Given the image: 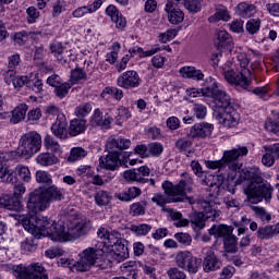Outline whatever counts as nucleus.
<instances>
[{"label": "nucleus", "instance_id": "obj_1", "mask_svg": "<svg viewBox=\"0 0 279 279\" xmlns=\"http://www.w3.org/2000/svg\"><path fill=\"white\" fill-rule=\"evenodd\" d=\"M202 93L204 97L214 99V105L211 106L213 114L220 125H223V128H235L238 125L239 113L232 107L230 95L219 88V84L213 76L205 80Z\"/></svg>", "mask_w": 279, "mask_h": 279}, {"label": "nucleus", "instance_id": "obj_2", "mask_svg": "<svg viewBox=\"0 0 279 279\" xmlns=\"http://www.w3.org/2000/svg\"><path fill=\"white\" fill-rule=\"evenodd\" d=\"M243 193L246 195L251 204H258L259 202H271V195L274 193V186L268 182L263 183V172L257 167H252L243 174Z\"/></svg>", "mask_w": 279, "mask_h": 279}, {"label": "nucleus", "instance_id": "obj_3", "mask_svg": "<svg viewBox=\"0 0 279 279\" xmlns=\"http://www.w3.org/2000/svg\"><path fill=\"white\" fill-rule=\"evenodd\" d=\"M43 234H49L51 241L66 243V241H75L81 236H86L90 232V220L82 219L66 226L63 221L56 222L51 220L50 230L41 229Z\"/></svg>", "mask_w": 279, "mask_h": 279}, {"label": "nucleus", "instance_id": "obj_4", "mask_svg": "<svg viewBox=\"0 0 279 279\" xmlns=\"http://www.w3.org/2000/svg\"><path fill=\"white\" fill-rule=\"evenodd\" d=\"M64 199V190L58 187L57 185L39 186L35 189L28 197L27 209L32 215H38V213H44L51 202H62Z\"/></svg>", "mask_w": 279, "mask_h": 279}, {"label": "nucleus", "instance_id": "obj_5", "mask_svg": "<svg viewBox=\"0 0 279 279\" xmlns=\"http://www.w3.org/2000/svg\"><path fill=\"white\" fill-rule=\"evenodd\" d=\"M20 221L23 228L31 232V236L26 238L21 243L23 252H36L38 250V240L43 236H50V234H43V230H51V219L47 217L34 218L27 216H20Z\"/></svg>", "mask_w": 279, "mask_h": 279}, {"label": "nucleus", "instance_id": "obj_6", "mask_svg": "<svg viewBox=\"0 0 279 279\" xmlns=\"http://www.w3.org/2000/svg\"><path fill=\"white\" fill-rule=\"evenodd\" d=\"M247 153L248 150L245 146L226 150L219 160H205V167L211 170L218 169V173L227 175V180H234L236 178V171L241 169L238 160L243 156H247Z\"/></svg>", "mask_w": 279, "mask_h": 279}, {"label": "nucleus", "instance_id": "obj_7", "mask_svg": "<svg viewBox=\"0 0 279 279\" xmlns=\"http://www.w3.org/2000/svg\"><path fill=\"white\" fill-rule=\"evenodd\" d=\"M130 145H132V142L129 138L111 137L106 144V149L108 151L107 156L99 158L100 167H102V169H107L108 171H117V169L128 162L130 155H124L122 157L123 159L121 160V151H123V149H130Z\"/></svg>", "mask_w": 279, "mask_h": 279}, {"label": "nucleus", "instance_id": "obj_8", "mask_svg": "<svg viewBox=\"0 0 279 279\" xmlns=\"http://www.w3.org/2000/svg\"><path fill=\"white\" fill-rule=\"evenodd\" d=\"M182 175H185V179L180 180L177 184H173L171 181H163L161 189L163 190L165 195L171 198L173 204L180 202L195 204V198L186 195V193H193V179L189 173H182Z\"/></svg>", "mask_w": 279, "mask_h": 279}, {"label": "nucleus", "instance_id": "obj_9", "mask_svg": "<svg viewBox=\"0 0 279 279\" xmlns=\"http://www.w3.org/2000/svg\"><path fill=\"white\" fill-rule=\"evenodd\" d=\"M90 267H98L106 269V262L104 260V250L87 247L80 253V259L73 264V269L76 271H88Z\"/></svg>", "mask_w": 279, "mask_h": 279}, {"label": "nucleus", "instance_id": "obj_10", "mask_svg": "<svg viewBox=\"0 0 279 279\" xmlns=\"http://www.w3.org/2000/svg\"><path fill=\"white\" fill-rule=\"evenodd\" d=\"M41 147H43V137L38 132L31 131L21 136L17 151H8L7 154L14 153L15 156L32 158L34 154H38Z\"/></svg>", "mask_w": 279, "mask_h": 279}, {"label": "nucleus", "instance_id": "obj_11", "mask_svg": "<svg viewBox=\"0 0 279 279\" xmlns=\"http://www.w3.org/2000/svg\"><path fill=\"white\" fill-rule=\"evenodd\" d=\"M234 232V228L228 227L226 225L213 226L208 233L210 236H215V239H223V256H228V254H236L239 252V239L236 235L232 234Z\"/></svg>", "mask_w": 279, "mask_h": 279}, {"label": "nucleus", "instance_id": "obj_12", "mask_svg": "<svg viewBox=\"0 0 279 279\" xmlns=\"http://www.w3.org/2000/svg\"><path fill=\"white\" fill-rule=\"evenodd\" d=\"M16 153H0V178L7 184H13L14 195H23L25 185L19 181L16 173L8 168L9 160H14Z\"/></svg>", "mask_w": 279, "mask_h": 279}, {"label": "nucleus", "instance_id": "obj_13", "mask_svg": "<svg viewBox=\"0 0 279 279\" xmlns=\"http://www.w3.org/2000/svg\"><path fill=\"white\" fill-rule=\"evenodd\" d=\"M13 276L16 279H49L47 269L41 264H32L28 267L23 264L12 267Z\"/></svg>", "mask_w": 279, "mask_h": 279}, {"label": "nucleus", "instance_id": "obj_14", "mask_svg": "<svg viewBox=\"0 0 279 279\" xmlns=\"http://www.w3.org/2000/svg\"><path fill=\"white\" fill-rule=\"evenodd\" d=\"M175 263L180 269H184L189 274H197L202 267V258L193 256L191 252H179L175 256Z\"/></svg>", "mask_w": 279, "mask_h": 279}, {"label": "nucleus", "instance_id": "obj_15", "mask_svg": "<svg viewBox=\"0 0 279 279\" xmlns=\"http://www.w3.org/2000/svg\"><path fill=\"white\" fill-rule=\"evenodd\" d=\"M141 82L143 81L141 80L138 72L129 70L118 77L117 86H119V88H123L124 90H132L134 88H138V86H141Z\"/></svg>", "mask_w": 279, "mask_h": 279}, {"label": "nucleus", "instance_id": "obj_16", "mask_svg": "<svg viewBox=\"0 0 279 279\" xmlns=\"http://www.w3.org/2000/svg\"><path fill=\"white\" fill-rule=\"evenodd\" d=\"M225 80L229 84H234L235 86H241L242 88H247L250 86V81L247 77H252L251 70H242L241 72H234V70H228L223 73Z\"/></svg>", "mask_w": 279, "mask_h": 279}, {"label": "nucleus", "instance_id": "obj_17", "mask_svg": "<svg viewBox=\"0 0 279 279\" xmlns=\"http://www.w3.org/2000/svg\"><path fill=\"white\" fill-rule=\"evenodd\" d=\"M97 235L99 239L105 241V245L108 247L114 246L117 243L121 242L123 239H121V233L117 230L110 231L106 228H100L97 231Z\"/></svg>", "mask_w": 279, "mask_h": 279}, {"label": "nucleus", "instance_id": "obj_18", "mask_svg": "<svg viewBox=\"0 0 279 279\" xmlns=\"http://www.w3.org/2000/svg\"><path fill=\"white\" fill-rule=\"evenodd\" d=\"M203 269L206 274H210V271H217V269H221V260L215 252L207 251L205 254V258L203 260Z\"/></svg>", "mask_w": 279, "mask_h": 279}, {"label": "nucleus", "instance_id": "obj_19", "mask_svg": "<svg viewBox=\"0 0 279 279\" xmlns=\"http://www.w3.org/2000/svg\"><path fill=\"white\" fill-rule=\"evenodd\" d=\"M215 126L208 122L196 123L191 129L192 138H206L213 134Z\"/></svg>", "mask_w": 279, "mask_h": 279}, {"label": "nucleus", "instance_id": "obj_20", "mask_svg": "<svg viewBox=\"0 0 279 279\" xmlns=\"http://www.w3.org/2000/svg\"><path fill=\"white\" fill-rule=\"evenodd\" d=\"M86 130H88V121L86 119L74 118L70 121L68 134L69 136L75 137L84 134Z\"/></svg>", "mask_w": 279, "mask_h": 279}, {"label": "nucleus", "instance_id": "obj_21", "mask_svg": "<svg viewBox=\"0 0 279 279\" xmlns=\"http://www.w3.org/2000/svg\"><path fill=\"white\" fill-rule=\"evenodd\" d=\"M92 125H97L101 130H110V124L112 123V118L106 113L104 114L101 110L95 109L94 114L90 119Z\"/></svg>", "mask_w": 279, "mask_h": 279}, {"label": "nucleus", "instance_id": "obj_22", "mask_svg": "<svg viewBox=\"0 0 279 279\" xmlns=\"http://www.w3.org/2000/svg\"><path fill=\"white\" fill-rule=\"evenodd\" d=\"M175 2L168 0L166 4V12L168 14V21L171 25H180L184 21V12L180 9H173Z\"/></svg>", "mask_w": 279, "mask_h": 279}, {"label": "nucleus", "instance_id": "obj_23", "mask_svg": "<svg viewBox=\"0 0 279 279\" xmlns=\"http://www.w3.org/2000/svg\"><path fill=\"white\" fill-rule=\"evenodd\" d=\"M66 125L69 122L66 121V117L64 114H60L57 117V120L51 125V132L57 138L64 140L66 138Z\"/></svg>", "mask_w": 279, "mask_h": 279}, {"label": "nucleus", "instance_id": "obj_24", "mask_svg": "<svg viewBox=\"0 0 279 279\" xmlns=\"http://www.w3.org/2000/svg\"><path fill=\"white\" fill-rule=\"evenodd\" d=\"M279 234V222L277 225H267L259 227L256 232V236L259 241H269Z\"/></svg>", "mask_w": 279, "mask_h": 279}, {"label": "nucleus", "instance_id": "obj_25", "mask_svg": "<svg viewBox=\"0 0 279 279\" xmlns=\"http://www.w3.org/2000/svg\"><path fill=\"white\" fill-rule=\"evenodd\" d=\"M234 41L232 40V36L226 31H219L216 35L215 47L217 49H228L232 50Z\"/></svg>", "mask_w": 279, "mask_h": 279}, {"label": "nucleus", "instance_id": "obj_26", "mask_svg": "<svg viewBox=\"0 0 279 279\" xmlns=\"http://www.w3.org/2000/svg\"><path fill=\"white\" fill-rule=\"evenodd\" d=\"M106 14L110 16L113 23H116V27H118V29H123V27H125V17H123V15L120 14L117 7H114L113 4L107 7Z\"/></svg>", "mask_w": 279, "mask_h": 279}, {"label": "nucleus", "instance_id": "obj_27", "mask_svg": "<svg viewBox=\"0 0 279 279\" xmlns=\"http://www.w3.org/2000/svg\"><path fill=\"white\" fill-rule=\"evenodd\" d=\"M235 12L238 16H241V19H252L254 14H256L257 9L256 5L247 2H240L236 5Z\"/></svg>", "mask_w": 279, "mask_h": 279}, {"label": "nucleus", "instance_id": "obj_28", "mask_svg": "<svg viewBox=\"0 0 279 279\" xmlns=\"http://www.w3.org/2000/svg\"><path fill=\"white\" fill-rule=\"evenodd\" d=\"M219 175L217 177L218 182H211L209 184V197L211 199H217L218 196L221 195V189H223V182L226 181V178H228V174H221V172H218Z\"/></svg>", "mask_w": 279, "mask_h": 279}, {"label": "nucleus", "instance_id": "obj_29", "mask_svg": "<svg viewBox=\"0 0 279 279\" xmlns=\"http://www.w3.org/2000/svg\"><path fill=\"white\" fill-rule=\"evenodd\" d=\"M179 73L182 77H186L187 80H196L197 82H202V80H204V72L195 69L194 66L181 68Z\"/></svg>", "mask_w": 279, "mask_h": 279}, {"label": "nucleus", "instance_id": "obj_30", "mask_svg": "<svg viewBox=\"0 0 279 279\" xmlns=\"http://www.w3.org/2000/svg\"><path fill=\"white\" fill-rule=\"evenodd\" d=\"M122 240L121 242L113 244L112 247V252L116 255L117 260H119V263L125 260V258H130V252L128 251V246H125V244L123 243Z\"/></svg>", "mask_w": 279, "mask_h": 279}, {"label": "nucleus", "instance_id": "obj_31", "mask_svg": "<svg viewBox=\"0 0 279 279\" xmlns=\"http://www.w3.org/2000/svg\"><path fill=\"white\" fill-rule=\"evenodd\" d=\"M166 213L169 214V217L172 221H175L174 226L177 228H186V226H189V220L182 217V213L173 208H168Z\"/></svg>", "mask_w": 279, "mask_h": 279}, {"label": "nucleus", "instance_id": "obj_32", "mask_svg": "<svg viewBox=\"0 0 279 279\" xmlns=\"http://www.w3.org/2000/svg\"><path fill=\"white\" fill-rule=\"evenodd\" d=\"M123 179L125 182H138V184H147L149 182V179H145L136 172V168L124 171Z\"/></svg>", "mask_w": 279, "mask_h": 279}, {"label": "nucleus", "instance_id": "obj_33", "mask_svg": "<svg viewBox=\"0 0 279 279\" xmlns=\"http://www.w3.org/2000/svg\"><path fill=\"white\" fill-rule=\"evenodd\" d=\"M141 193H143L141 189L133 186L130 187L128 191L118 194V199H120V202H132V199L141 197Z\"/></svg>", "mask_w": 279, "mask_h": 279}, {"label": "nucleus", "instance_id": "obj_34", "mask_svg": "<svg viewBox=\"0 0 279 279\" xmlns=\"http://www.w3.org/2000/svg\"><path fill=\"white\" fill-rule=\"evenodd\" d=\"M191 227L195 232H199V230H204L206 228V216L204 213H195L191 219Z\"/></svg>", "mask_w": 279, "mask_h": 279}, {"label": "nucleus", "instance_id": "obj_35", "mask_svg": "<svg viewBox=\"0 0 279 279\" xmlns=\"http://www.w3.org/2000/svg\"><path fill=\"white\" fill-rule=\"evenodd\" d=\"M209 23H218V21H230L228 8L220 7L216 9V13L208 19Z\"/></svg>", "mask_w": 279, "mask_h": 279}, {"label": "nucleus", "instance_id": "obj_36", "mask_svg": "<svg viewBox=\"0 0 279 279\" xmlns=\"http://www.w3.org/2000/svg\"><path fill=\"white\" fill-rule=\"evenodd\" d=\"M37 162L38 165H41V167H51V165L58 162V157L51 153H41L37 157Z\"/></svg>", "mask_w": 279, "mask_h": 279}, {"label": "nucleus", "instance_id": "obj_37", "mask_svg": "<svg viewBox=\"0 0 279 279\" xmlns=\"http://www.w3.org/2000/svg\"><path fill=\"white\" fill-rule=\"evenodd\" d=\"M27 106L25 104H22L17 106L13 111H12V118H11V123H20V121H23L25 119V114H27Z\"/></svg>", "mask_w": 279, "mask_h": 279}, {"label": "nucleus", "instance_id": "obj_38", "mask_svg": "<svg viewBox=\"0 0 279 279\" xmlns=\"http://www.w3.org/2000/svg\"><path fill=\"white\" fill-rule=\"evenodd\" d=\"M175 147L179 149V151H183L185 156L191 157V154H193V150H191V147H193V142L186 140V138H180L175 142Z\"/></svg>", "mask_w": 279, "mask_h": 279}, {"label": "nucleus", "instance_id": "obj_39", "mask_svg": "<svg viewBox=\"0 0 279 279\" xmlns=\"http://www.w3.org/2000/svg\"><path fill=\"white\" fill-rule=\"evenodd\" d=\"M130 230L131 232H134L136 236H145L151 232V226L147 223L131 225Z\"/></svg>", "mask_w": 279, "mask_h": 279}, {"label": "nucleus", "instance_id": "obj_40", "mask_svg": "<svg viewBox=\"0 0 279 279\" xmlns=\"http://www.w3.org/2000/svg\"><path fill=\"white\" fill-rule=\"evenodd\" d=\"M93 111V105L90 102H85L83 105H80L75 108L74 114L77 117V119H86L88 114Z\"/></svg>", "mask_w": 279, "mask_h": 279}, {"label": "nucleus", "instance_id": "obj_41", "mask_svg": "<svg viewBox=\"0 0 279 279\" xmlns=\"http://www.w3.org/2000/svg\"><path fill=\"white\" fill-rule=\"evenodd\" d=\"M36 182H38V184H46V186H51L53 184V178L49 172L38 170L36 172Z\"/></svg>", "mask_w": 279, "mask_h": 279}, {"label": "nucleus", "instance_id": "obj_42", "mask_svg": "<svg viewBox=\"0 0 279 279\" xmlns=\"http://www.w3.org/2000/svg\"><path fill=\"white\" fill-rule=\"evenodd\" d=\"M7 84L10 86V84H13L14 88H23L26 84V86H32V81L27 76H17L13 77L12 80L7 78Z\"/></svg>", "mask_w": 279, "mask_h": 279}, {"label": "nucleus", "instance_id": "obj_43", "mask_svg": "<svg viewBox=\"0 0 279 279\" xmlns=\"http://www.w3.org/2000/svg\"><path fill=\"white\" fill-rule=\"evenodd\" d=\"M202 1L203 0H184V8L190 14H197V12H202Z\"/></svg>", "mask_w": 279, "mask_h": 279}, {"label": "nucleus", "instance_id": "obj_44", "mask_svg": "<svg viewBox=\"0 0 279 279\" xmlns=\"http://www.w3.org/2000/svg\"><path fill=\"white\" fill-rule=\"evenodd\" d=\"M11 40L14 43V45H17L19 47H23L27 40H29V33L22 31L14 33L11 36Z\"/></svg>", "mask_w": 279, "mask_h": 279}, {"label": "nucleus", "instance_id": "obj_45", "mask_svg": "<svg viewBox=\"0 0 279 279\" xmlns=\"http://www.w3.org/2000/svg\"><path fill=\"white\" fill-rule=\"evenodd\" d=\"M151 202H154V204H157V206H160L163 213H166V210L168 209L167 207H165L166 204H173V201H171L170 196H165L162 194H155L151 198Z\"/></svg>", "mask_w": 279, "mask_h": 279}, {"label": "nucleus", "instance_id": "obj_46", "mask_svg": "<svg viewBox=\"0 0 279 279\" xmlns=\"http://www.w3.org/2000/svg\"><path fill=\"white\" fill-rule=\"evenodd\" d=\"M245 29L251 36H254V34H258V29H260V19L248 20L246 22Z\"/></svg>", "mask_w": 279, "mask_h": 279}, {"label": "nucleus", "instance_id": "obj_47", "mask_svg": "<svg viewBox=\"0 0 279 279\" xmlns=\"http://www.w3.org/2000/svg\"><path fill=\"white\" fill-rule=\"evenodd\" d=\"M147 206V203H133L130 206V215L132 217H141V215H145V207Z\"/></svg>", "mask_w": 279, "mask_h": 279}, {"label": "nucleus", "instance_id": "obj_48", "mask_svg": "<svg viewBox=\"0 0 279 279\" xmlns=\"http://www.w3.org/2000/svg\"><path fill=\"white\" fill-rule=\"evenodd\" d=\"M44 145L46 149H49L50 151H53L54 154H58L60 151V144L53 140L51 135H46L44 140Z\"/></svg>", "mask_w": 279, "mask_h": 279}, {"label": "nucleus", "instance_id": "obj_49", "mask_svg": "<svg viewBox=\"0 0 279 279\" xmlns=\"http://www.w3.org/2000/svg\"><path fill=\"white\" fill-rule=\"evenodd\" d=\"M110 194L106 191H98L95 195V202L98 206H108L110 204Z\"/></svg>", "mask_w": 279, "mask_h": 279}, {"label": "nucleus", "instance_id": "obj_50", "mask_svg": "<svg viewBox=\"0 0 279 279\" xmlns=\"http://www.w3.org/2000/svg\"><path fill=\"white\" fill-rule=\"evenodd\" d=\"M121 49V44L114 43L112 46V51L108 52L106 54V61L109 62V64H114L117 60L119 59V50Z\"/></svg>", "mask_w": 279, "mask_h": 279}, {"label": "nucleus", "instance_id": "obj_51", "mask_svg": "<svg viewBox=\"0 0 279 279\" xmlns=\"http://www.w3.org/2000/svg\"><path fill=\"white\" fill-rule=\"evenodd\" d=\"M71 84L70 83H61L60 85H57L54 87V94L59 99H64L66 95H69V90H71Z\"/></svg>", "mask_w": 279, "mask_h": 279}, {"label": "nucleus", "instance_id": "obj_52", "mask_svg": "<svg viewBox=\"0 0 279 279\" xmlns=\"http://www.w3.org/2000/svg\"><path fill=\"white\" fill-rule=\"evenodd\" d=\"M203 214L205 216V219H213V221H215V219H219L221 211L213 208V205H210V203H207V206H205Z\"/></svg>", "mask_w": 279, "mask_h": 279}, {"label": "nucleus", "instance_id": "obj_53", "mask_svg": "<svg viewBox=\"0 0 279 279\" xmlns=\"http://www.w3.org/2000/svg\"><path fill=\"white\" fill-rule=\"evenodd\" d=\"M82 158H86V150L83 148H72L68 162H76V160H82Z\"/></svg>", "mask_w": 279, "mask_h": 279}, {"label": "nucleus", "instance_id": "obj_54", "mask_svg": "<svg viewBox=\"0 0 279 279\" xmlns=\"http://www.w3.org/2000/svg\"><path fill=\"white\" fill-rule=\"evenodd\" d=\"M15 171L19 178L23 180V182H29L32 180V172H29V168L26 166H17Z\"/></svg>", "mask_w": 279, "mask_h": 279}, {"label": "nucleus", "instance_id": "obj_55", "mask_svg": "<svg viewBox=\"0 0 279 279\" xmlns=\"http://www.w3.org/2000/svg\"><path fill=\"white\" fill-rule=\"evenodd\" d=\"M167 276L170 279H186V274L178 267H171L167 270Z\"/></svg>", "mask_w": 279, "mask_h": 279}, {"label": "nucleus", "instance_id": "obj_56", "mask_svg": "<svg viewBox=\"0 0 279 279\" xmlns=\"http://www.w3.org/2000/svg\"><path fill=\"white\" fill-rule=\"evenodd\" d=\"M174 239L182 245H191V243H193V238L191 234L184 232L175 233Z\"/></svg>", "mask_w": 279, "mask_h": 279}, {"label": "nucleus", "instance_id": "obj_57", "mask_svg": "<svg viewBox=\"0 0 279 279\" xmlns=\"http://www.w3.org/2000/svg\"><path fill=\"white\" fill-rule=\"evenodd\" d=\"M193 112L196 119H206V114H208V110L206 109V106L199 105V104L194 105Z\"/></svg>", "mask_w": 279, "mask_h": 279}, {"label": "nucleus", "instance_id": "obj_58", "mask_svg": "<svg viewBox=\"0 0 279 279\" xmlns=\"http://www.w3.org/2000/svg\"><path fill=\"white\" fill-rule=\"evenodd\" d=\"M80 80H87V75L82 68H76L71 71V81L80 82Z\"/></svg>", "mask_w": 279, "mask_h": 279}, {"label": "nucleus", "instance_id": "obj_59", "mask_svg": "<svg viewBox=\"0 0 279 279\" xmlns=\"http://www.w3.org/2000/svg\"><path fill=\"white\" fill-rule=\"evenodd\" d=\"M26 14L28 23H36V19H39L40 16V12H38V9H36V7H29L26 10Z\"/></svg>", "mask_w": 279, "mask_h": 279}, {"label": "nucleus", "instance_id": "obj_60", "mask_svg": "<svg viewBox=\"0 0 279 279\" xmlns=\"http://www.w3.org/2000/svg\"><path fill=\"white\" fill-rule=\"evenodd\" d=\"M264 149L265 151H268L275 160H279V143L272 145H265Z\"/></svg>", "mask_w": 279, "mask_h": 279}, {"label": "nucleus", "instance_id": "obj_61", "mask_svg": "<svg viewBox=\"0 0 279 279\" xmlns=\"http://www.w3.org/2000/svg\"><path fill=\"white\" fill-rule=\"evenodd\" d=\"M267 132H272V134H278L279 132V121L268 119L265 123Z\"/></svg>", "mask_w": 279, "mask_h": 279}, {"label": "nucleus", "instance_id": "obj_62", "mask_svg": "<svg viewBox=\"0 0 279 279\" xmlns=\"http://www.w3.org/2000/svg\"><path fill=\"white\" fill-rule=\"evenodd\" d=\"M86 14H90V11L87 5L78 7L72 12L74 19H84Z\"/></svg>", "mask_w": 279, "mask_h": 279}, {"label": "nucleus", "instance_id": "obj_63", "mask_svg": "<svg viewBox=\"0 0 279 279\" xmlns=\"http://www.w3.org/2000/svg\"><path fill=\"white\" fill-rule=\"evenodd\" d=\"M148 151L151 156H160L163 151L162 144L160 143H151L148 145Z\"/></svg>", "mask_w": 279, "mask_h": 279}, {"label": "nucleus", "instance_id": "obj_64", "mask_svg": "<svg viewBox=\"0 0 279 279\" xmlns=\"http://www.w3.org/2000/svg\"><path fill=\"white\" fill-rule=\"evenodd\" d=\"M7 210H21V201L17 197L10 196L9 204L7 205Z\"/></svg>", "mask_w": 279, "mask_h": 279}]
</instances>
